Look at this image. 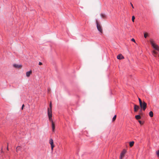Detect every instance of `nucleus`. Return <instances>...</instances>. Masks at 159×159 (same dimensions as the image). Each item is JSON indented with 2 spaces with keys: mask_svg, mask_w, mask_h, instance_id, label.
Masks as SVG:
<instances>
[{
  "mask_svg": "<svg viewBox=\"0 0 159 159\" xmlns=\"http://www.w3.org/2000/svg\"><path fill=\"white\" fill-rule=\"evenodd\" d=\"M50 108H48V116H52V106L51 102H50L49 105Z\"/></svg>",
  "mask_w": 159,
  "mask_h": 159,
  "instance_id": "obj_1",
  "label": "nucleus"
},
{
  "mask_svg": "<svg viewBox=\"0 0 159 159\" xmlns=\"http://www.w3.org/2000/svg\"><path fill=\"white\" fill-rule=\"evenodd\" d=\"M140 107L141 109L144 111L147 107V103L143 101L141 104H139Z\"/></svg>",
  "mask_w": 159,
  "mask_h": 159,
  "instance_id": "obj_2",
  "label": "nucleus"
},
{
  "mask_svg": "<svg viewBox=\"0 0 159 159\" xmlns=\"http://www.w3.org/2000/svg\"><path fill=\"white\" fill-rule=\"evenodd\" d=\"M97 24V27L98 30L101 33H102V27L98 23V21L97 20L96 21Z\"/></svg>",
  "mask_w": 159,
  "mask_h": 159,
  "instance_id": "obj_3",
  "label": "nucleus"
},
{
  "mask_svg": "<svg viewBox=\"0 0 159 159\" xmlns=\"http://www.w3.org/2000/svg\"><path fill=\"white\" fill-rule=\"evenodd\" d=\"M49 118V120L52 122V131H54L55 127V124H54L53 121L52 120V116H48Z\"/></svg>",
  "mask_w": 159,
  "mask_h": 159,
  "instance_id": "obj_4",
  "label": "nucleus"
},
{
  "mask_svg": "<svg viewBox=\"0 0 159 159\" xmlns=\"http://www.w3.org/2000/svg\"><path fill=\"white\" fill-rule=\"evenodd\" d=\"M49 143L51 145V150L52 151L53 148L54 147V145L53 144V141L52 139H50L49 140Z\"/></svg>",
  "mask_w": 159,
  "mask_h": 159,
  "instance_id": "obj_5",
  "label": "nucleus"
},
{
  "mask_svg": "<svg viewBox=\"0 0 159 159\" xmlns=\"http://www.w3.org/2000/svg\"><path fill=\"white\" fill-rule=\"evenodd\" d=\"M126 151L125 150H124L120 154V159H122L124 156L125 154L126 153Z\"/></svg>",
  "mask_w": 159,
  "mask_h": 159,
  "instance_id": "obj_6",
  "label": "nucleus"
},
{
  "mask_svg": "<svg viewBox=\"0 0 159 159\" xmlns=\"http://www.w3.org/2000/svg\"><path fill=\"white\" fill-rule=\"evenodd\" d=\"M140 107H139L136 104H134V109L135 112H137V111L139 110Z\"/></svg>",
  "mask_w": 159,
  "mask_h": 159,
  "instance_id": "obj_7",
  "label": "nucleus"
},
{
  "mask_svg": "<svg viewBox=\"0 0 159 159\" xmlns=\"http://www.w3.org/2000/svg\"><path fill=\"white\" fill-rule=\"evenodd\" d=\"M13 66L15 68L20 69L22 67V66L21 65H18L17 64H14L13 65Z\"/></svg>",
  "mask_w": 159,
  "mask_h": 159,
  "instance_id": "obj_8",
  "label": "nucleus"
},
{
  "mask_svg": "<svg viewBox=\"0 0 159 159\" xmlns=\"http://www.w3.org/2000/svg\"><path fill=\"white\" fill-rule=\"evenodd\" d=\"M117 58L118 59L121 60L124 58V57L122 55V54H120L117 56Z\"/></svg>",
  "mask_w": 159,
  "mask_h": 159,
  "instance_id": "obj_9",
  "label": "nucleus"
},
{
  "mask_svg": "<svg viewBox=\"0 0 159 159\" xmlns=\"http://www.w3.org/2000/svg\"><path fill=\"white\" fill-rule=\"evenodd\" d=\"M32 71L31 70L30 71L27 72L26 73V76L27 77H29L30 76V75L32 74Z\"/></svg>",
  "mask_w": 159,
  "mask_h": 159,
  "instance_id": "obj_10",
  "label": "nucleus"
},
{
  "mask_svg": "<svg viewBox=\"0 0 159 159\" xmlns=\"http://www.w3.org/2000/svg\"><path fill=\"white\" fill-rule=\"evenodd\" d=\"M144 36L145 38H146L147 37L149 36V34L148 33L146 32H144L143 33Z\"/></svg>",
  "mask_w": 159,
  "mask_h": 159,
  "instance_id": "obj_11",
  "label": "nucleus"
},
{
  "mask_svg": "<svg viewBox=\"0 0 159 159\" xmlns=\"http://www.w3.org/2000/svg\"><path fill=\"white\" fill-rule=\"evenodd\" d=\"M157 54V52L153 50L152 51V54L155 57H156V55Z\"/></svg>",
  "mask_w": 159,
  "mask_h": 159,
  "instance_id": "obj_12",
  "label": "nucleus"
},
{
  "mask_svg": "<svg viewBox=\"0 0 159 159\" xmlns=\"http://www.w3.org/2000/svg\"><path fill=\"white\" fill-rule=\"evenodd\" d=\"M149 115L151 117H152L153 115V112L152 111H150L149 113Z\"/></svg>",
  "mask_w": 159,
  "mask_h": 159,
  "instance_id": "obj_13",
  "label": "nucleus"
},
{
  "mask_svg": "<svg viewBox=\"0 0 159 159\" xmlns=\"http://www.w3.org/2000/svg\"><path fill=\"white\" fill-rule=\"evenodd\" d=\"M135 118L137 120H139L141 118V116L140 115H136L135 116Z\"/></svg>",
  "mask_w": 159,
  "mask_h": 159,
  "instance_id": "obj_14",
  "label": "nucleus"
},
{
  "mask_svg": "<svg viewBox=\"0 0 159 159\" xmlns=\"http://www.w3.org/2000/svg\"><path fill=\"white\" fill-rule=\"evenodd\" d=\"M134 143V141H132L130 142H129V146L130 147H132Z\"/></svg>",
  "mask_w": 159,
  "mask_h": 159,
  "instance_id": "obj_15",
  "label": "nucleus"
},
{
  "mask_svg": "<svg viewBox=\"0 0 159 159\" xmlns=\"http://www.w3.org/2000/svg\"><path fill=\"white\" fill-rule=\"evenodd\" d=\"M101 16L102 18H106V16L104 14H101Z\"/></svg>",
  "mask_w": 159,
  "mask_h": 159,
  "instance_id": "obj_16",
  "label": "nucleus"
},
{
  "mask_svg": "<svg viewBox=\"0 0 159 159\" xmlns=\"http://www.w3.org/2000/svg\"><path fill=\"white\" fill-rule=\"evenodd\" d=\"M156 154L158 157H159V150L156 151Z\"/></svg>",
  "mask_w": 159,
  "mask_h": 159,
  "instance_id": "obj_17",
  "label": "nucleus"
},
{
  "mask_svg": "<svg viewBox=\"0 0 159 159\" xmlns=\"http://www.w3.org/2000/svg\"><path fill=\"white\" fill-rule=\"evenodd\" d=\"M116 115L114 116V117H113V118L112 119V120L113 122H114V121H115V120L116 119Z\"/></svg>",
  "mask_w": 159,
  "mask_h": 159,
  "instance_id": "obj_18",
  "label": "nucleus"
},
{
  "mask_svg": "<svg viewBox=\"0 0 159 159\" xmlns=\"http://www.w3.org/2000/svg\"><path fill=\"white\" fill-rule=\"evenodd\" d=\"M135 19V18L134 16H132V21L133 22H134V20Z\"/></svg>",
  "mask_w": 159,
  "mask_h": 159,
  "instance_id": "obj_19",
  "label": "nucleus"
},
{
  "mask_svg": "<svg viewBox=\"0 0 159 159\" xmlns=\"http://www.w3.org/2000/svg\"><path fill=\"white\" fill-rule=\"evenodd\" d=\"M138 99L139 100V104H141L143 102H142L141 99L139 98Z\"/></svg>",
  "mask_w": 159,
  "mask_h": 159,
  "instance_id": "obj_20",
  "label": "nucleus"
},
{
  "mask_svg": "<svg viewBox=\"0 0 159 159\" xmlns=\"http://www.w3.org/2000/svg\"><path fill=\"white\" fill-rule=\"evenodd\" d=\"M20 148V147H17V148H16V150L17 152V151Z\"/></svg>",
  "mask_w": 159,
  "mask_h": 159,
  "instance_id": "obj_21",
  "label": "nucleus"
},
{
  "mask_svg": "<svg viewBox=\"0 0 159 159\" xmlns=\"http://www.w3.org/2000/svg\"><path fill=\"white\" fill-rule=\"evenodd\" d=\"M139 122L140 123V124H142L143 123H142V121L141 120H139Z\"/></svg>",
  "mask_w": 159,
  "mask_h": 159,
  "instance_id": "obj_22",
  "label": "nucleus"
},
{
  "mask_svg": "<svg viewBox=\"0 0 159 159\" xmlns=\"http://www.w3.org/2000/svg\"><path fill=\"white\" fill-rule=\"evenodd\" d=\"M48 92H49L50 91H51V89L50 88H48Z\"/></svg>",
  "mask_w": 159,
  "mask_h": 159,
  "instance_id": "obj_23",
  "label": "nucleus"
},
{
  "mask_svg": "<svg viewBox=\"0 0 159 159\" xmlns=\"http://www.w3.org/2000/svg\"><path fill=\"white\" fill-rule=\"evenodd\" d=\"M131 41H132L133 42H135V39H133V38H132V39H131Z\"/></svg>",
  "mask_w": 159,
  "mask_h": 159,
  "instance_id": "obj_24",
  "label": "nucleus"
},
{
  "mask_svg": "<svg viewBox=\"0 0 159 159\" xmlns=\"http://www.w3.org/2000/svg\"><path fill=\"white\" fill-rule=\"evenodd\" d=\"M24 106H24V104L22 105V107H21V109L22 110L23 109V107H24Z\"/></svg>",
  "mask_w": 159,
  "mask_h": 159,
  "instance_id": "obj_25",
  "label": "nucleus"
},
{
  "mask_svg": "<svg viewBox=\"0 0 159 159\" xmlns=\"http://www.w3.org/2000/svg\"><path fill=\"white\" fill-rule=\"evenodd\" d=\"M39 65H42V63L40 62H39Z\"/></svg>",
  "mask_w": 159,
  "mask_h": 159,
  "instance_id": "obj_26",
  "label": "nucleus"
},
{
  "mask_svg": "<svg viewBox=\"0 0 159 159\" xmlns=\"http://www.w3.org/2000/svg\"><path fill=\"white\" fill-rule=\"evenodd\" d=\"M130 4H131V5L132 6V8H134V6H133V5L132 4V3H130Z\"/></svg>",
  "mask_w": 159,
  "mask_h": 159,
  "instance_id": "obj_27",
  "label": "nucleus"
},
{
  "mask_svg": "<svg viewBox=\"0 0 159 159\" xmlns=\"http://www.w3.org/2000/svg\"><path fill=\"white\" fill-rule=\"evenodd\" d=\"M7 150H8V147L7 148Z\"/></svg>",
  "mask_w": 159,
  "mask_h": 159,
  "instance_id": "obj_28",
  "label": "nucleus"
}]
</instances>
